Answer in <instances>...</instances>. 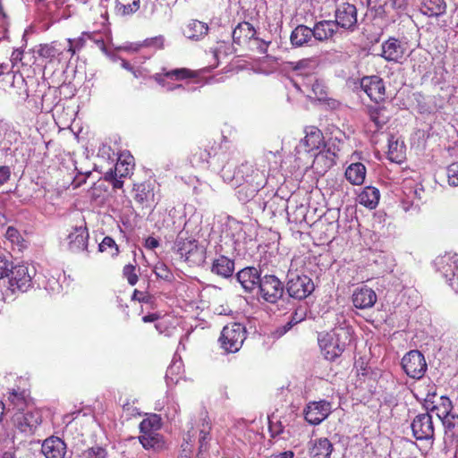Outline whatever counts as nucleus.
Returning a JSON list of instances; mask_svg holds the SVG:
<instances>
[{
	"mask_svg": "<svg viewBox=\"0 0 458 458\" xmlns=\"http://www.w3.org/2000/svg\"><path fill=\"white\" fill-rule=\"evenodd\" d=\"M89 233L85 226H75L67 236L68 248L72 252H80L87 249Z\"/></svg>",
	"mask_w": 458,
	"mask_h": 458,
	"instance_id": "nucleus-19",
	"label": "nucleus"
},
{
	"mask_svg": "<svg viewBox=\"0 0 458 458\" xmlns=\"http://www.w3.org/2000/svg\"><path fill=\"white\" fill-rule=\"evenodd\" d=\"M110 250L111 256H116L118 254V246L114 240L109 236H106L98 245V250L101 252Z\"/></svg>",
	"mask_w": 458,
	"mask_h": 458,
	"instance_id": "nucleus-42",
	"label": "nucleus"
},
{
	"mask_svg": "<svg viewBox=\"0 0 458 458\" xmlns=\"http://www.w3.org/2000/svg\"><path fill=\"white\" fill-rule=\"evenodd\" d=\"M9 405L13 406V409L17 410V411H22L26 406V400L23 392H19L15 389H13L8 392Z\"/></svg>",
	"mask_w": 458,
	"mask_h": 458,
	"instance_id": "nucleus-37",
	"label": "nucleus"
},
{
	"mask_svg": "<svg viewBox=\"0 0 458 458\" xmlns=\"http://www.w3.org/2000/svg\"><path fill=\"white\" fill-rule=\"evenodd\" d=\"M436 396V393H428L425 401H424V406L427 411H434L435 408H432V405H436L434 403L433 398Z\"/></svg>",
	"mask_w": 458,
	"mask_h": 458,
	"instance_id": "nucleus-55",
	"label": "nucleus"
},
{
	"mask_svg": "<svg viewBox=\"0 0 458 458\" xmlns=\"http://www.w3.org/2000/svg\"><path fill=\"white\" fill-rule=\"evenodd\" d=\"M284 286L275 275H265L259 282V296L265 301L275 304L284 295Z\"/></svg>",
	"mask_w": 458,
	"mask_h": 458,
	"instance_id": "nucleus-5",
	"label": "nucleus"
},
{
	"mask_svg": "<svg viewBox=\"0 0 458 458\" xmlns=\"http://www.w3.org/2000/svg\"><path fill=\"white\" fill-rule=\"evenodd\" d=\"M139 437L140 444L145 449L160 450L164 447L165 442L162 436L154 431L141 432Z\"/></svg>",
	"mask_w": 458,
	"mask_h": 458,
	"instance_id": "nucleus-33",
	"label": "nucleus"
},
{
	"mask_svg": "<svg viewBox=\"0 0 458 458\" xmlns=\"http://www.w3.org/2000/svg\"><path fill=\"white\" fill-rule=\"evenodd\" d=\"M360 88L371 100L380 102L385 98V84L378 76L363 77L360 81Z\"/></svg>",
	"mask_w": 458,
	"mask_h": 458,
	"instance_id": "nucleus-15",
	"label": "nucleus"
},
{
	"mask_svg": "<svg viewBox=\"0 0 458 458\" xmlns=\"http://www.w3.org/2000/svg\"><path fill=\"white\" fill-rule=\"evenodd\" d=\"M135 270L136 266L131 264L125 265L123 269V275L131 285H135L139 279Z\"/></svg>",
	"mask_w": 458,
	"mask_h": 458,
	"instance_id": "nucleus-45",
	"label": "nucleus"
},
{
	"mask_svg": "<svg viewBox=\"0 0 458 458\" xmlns=\"http://www.w3.org/2000/svg\"><path fill=\"white\" fill-rule=\"evenodd\" d=\"M286 283V292L290 297L296 300H304L312 293L315 289L314 283L310 277L306 275L296 273H288Z\"/></svg>",
	"mask_w": 458,
	"mask_h": 458,
	"instance_id": "nucleus-4",
	"label": "nucleus"
},
{
	"mask_svg": "<svg viewBox=\"0 0 458 458\" xmlns=\"http://www.w3.org/2000/svg\"><path fill=\"white\" fill-rule=\"evenodd\" d=\"M246 338V329L241 323H231L224 327L219 341L228 352H236Z\"/></svg>",
	"mask_w": 458,
	"mask_h": 458,
	"instance_id": "nucleus-3",
	"label": "nucleus"
},
{
	"mask_svg": "<svg viewBox=\"0 0 458 458\" xmlns=\"http://www.w3.org/2000/svg\"><path fill=\"white\" fill-rule=\"evenodd\" d=\"M331 409V403L326 400L310 403L304 410L305 420L311 425H318L327 418Z\"/></svg>",
	"mask_w": 458,
	"mask_h": 458,
	"instance_id": "nucleus-12",
	"label": "nucleus"
},
{
	"mask_svg": "<svg viewBox=\"0 0 458 458\" xmlns=\"http://www.w3.org/2000/svg\"><path fill=\"white\" fill-rule=\"evenodd\" d=\"M60 44L57 42H52L50 44H43L40 45L37 53L38 55L45 59H48L52 61L56 56L62 54V49L60 47Z\"/></svg>",
	"mask_w": 458,
	"mask_h": 458,
	"instance_id": "nucleus-35",
	"label": "nucleus"
},
{
	"mask_svg": "<svg viewBox=\"0 0 458 458\" xmlns=\"http://www.w3.org/2000/svg\"><path fill=\"white\" fill-rule=\"evenodd\" d=\"M9 284L12 292L16 290L26 292L31 286L32 277L35 275L33 267L28 265H17L11 267Z\"/></svg>",
	"mask_w": 458,
	"mask_h": 458,
	"instance_id": "nucleus-7",
	"label": "nucleus"
},
{
	"mask_svg": "<svg viewBox=\"0 0 458 458\" xmlns=\"http://www.w3.org/2000/svg\"><path fill=\"white\" fill-rule=\"evenodd\" d=\"M334 445L327 437L316 438L310 442L309 454L311 458H330Z\"/></svg>",
	"mask_w": 458,
	"mask_h": 458,
	"instance_id": "nucleus-22",
	"label": "nucleus"
},
{
	"mask_svg": "<svg viewBox=\"0 0 458 458\" xmlns=\"http://www.w3.org/2000/svg\"><path fill=\"white\" fill-rule=\"evenodd\" d=\"M384 107H370L369 109V119L375 123L377 130L381 129L387 122L388 115L386 114Z\"/></svg>",
	"mask_w": 458,
	"mask_h": 458,
	"instance_id": "nucleus-36",
	"label": "nucleus"
},
{
	"mask_svg": "<svg viewBox=\"0 0 458 458\" xmlns=\"http://www.w3.org/2000/svg\"><path fill=\"white\" fill-rule=\"evenodd\" d=\"M5 237L7 240H9L12 243H15L17 244L19 247H23V238L21 237V233H19V231L13 227V226H9L7 229H6V232H5Z\"/></svg>",
	"mask_w": 458,
	"mask_h": 458,
	"instance_id": "nucleus-44",
	"label": "nucleus"
},
{
	"mask_svg": "<svg viewBox=\"0 0 458 458\" xmlns=\"http://www.w3.org/2000/svg\"><path fill=\"white\" fill-rule=\"evenodd\" d=\"M366 176V167L361 163L351 164L346 171V179L353 185H361Z\"/></svg>",
	"mask_w": 458,
	"mask_h": 458,
	"instance_id": "nucleus-32",
	"label": "nucleus"
},
{
	"mask_svg": "<svg viewBox=\"0 0 458 458\" xmlns=\"http://www.w3.org/2000/svg\"><path fill=\"white\" fill-rule=\"evenodd\" d=\"M158 318V315L152 313L146 315L142 318L143 322L148 323V322H154Z\"/></svg>",
	"mask_w": 458,
	"mask_h": 458,
	"instance_id": "nucleus-64",
	"label": "nucleus"
},
{
	"mask_svg": "<svg viewBox=\"0 0 458 458\" xmlns=\"http://www.w3.org/2000/svg\"><path fill=\"white\" fill-rule=\"evenodd\" d=\"M402 367L407 376L420 379L425 375L428 365L424 355L418 350H412L403 357Z\"/></svg>",
	"mask_w": 458,
	"mask_h": 458,
	"instance_id": "nucleus-6",
	"label": "nucleus"
},
{
	"mask_svg": "<svg viewBox=\"0 0 458 458\" xmlns=\"http://www.w3.org/2000/svg\"><path fill=\"white\" fill-rule=\"evenodd\" d=\"M10 19L0 0V40L7 38Z\"/></svg>",
	"mask_w": 458,
	"mask_h": 458,
	"instance_id": "nucleus-41",
	"label": "nucleus"
},
{
	"mask_svg": "<svg viewBox=\"0 0 458 458\" xmlns=\"http://www.w3.org/2000/svg\"><path fill=\"white\" fill-rule=\"evenodd\" d=\"M155 273L157 277H160V278H163L165 280H169L172 276V274L169 271V269L167 268V267L164 264H162L160 266H157L155 268Z\"/></svg>",
	"mask_w": 458,
	"mask_h": 458,
	"instance_id": "nucleus-54",
	"label": "nucleus"
},
{
	"mask_svg": "<svg viewBox=\"0 0 458 458\" xmlns=\"http://www.w3.org/2000/svg\"><path fill=\"white\" fill-rule=\"evenodd\" d=\"M85 458H106V451L101 446H93L84 452Z\"/></svg>",
	"mask_w": 458,
	"mask_h": 458,
	"instance_id": "nucleus-48",
	"label": "nucleus"
},
{
	"mask_svg": "<svg viewBox=\"0 0 458 458\" xmlns=\"http://www.w3.org/2000/svg\"><path fill=\"white\" fill-rule=\"evenodd\" d=\"M156 47L158 49L163 48L164 47V38L163 36H157L150 38L145 39L143 42L140 43L136 47L135 51H139L140 47Z\"/></svg>",
	"mask_w": 458,
	"mask_h": 458,
	"instance_id": "nucleus-43",
	"label": "nucleus"
},
{
	"mask_svg": "<svg viewBox=\"0 0 458 458\" xmlns=\"http://www.w3.org/2000/svg\"><path fill=\"white\" fill-rule=\"evenodd\" d=\"M379 199L380 193L378 189L372 186L365 187L358 195V202L369 209L377 208Z\"/></svg>",
	"mask_w": 458,
	"mask_h": 458,
	"instance_id": "nucleus-27",
	"label": "nucleus"
},
{
	"mask_svg": "<svg viewBox=\"0 0 458 458\" xmlns=\"http://www.w3.org/2000/svg\"><path fill=\"white\" fill-rule=\"evenodd\" d=\"M112 185L114 188L115 189H122L123 186V178H120V176H117L115 177L113 181H112Z\"/></svg>",
	"mask_w": 458,
	"mask_h": 458,
	"instance_id": "nucleus-62",
	"label": "nucleus"
},
{
	"mask_svg": "<svg viewBox=\"0 0 458 458\" xmlns=\"http://www.w3.org/2000/svg\"><path fill=\"white\" fill-rule=\"evenodd\" d=\"M424 6L431 16H438L444 13L446 7L445 0H426Z\"/></svg>",
	"mask_w": 458,
	"mask_h": 458,
	"instance_id": "nucleus-39",
	"label": "nucleus"
},
{
	"mask_svg": "<svg viewBox=\"0 0 458 458\" xmlns=\"http://www.w3.org/2000/svg\"><path fill=\"white\" fill-rule=\"evenodd\" d=\"M448 182L452 186H458V162L451 164L447 167Z\"/></svg>",
	"mask_w": 458,
	"mask_h": 458,
	"instance_id": "nucleus-47",
	"label": "nucleus"
},
{
	"mask_svg": "<svg viewBox=\"0 0 458 458\" xmlns=\"http://www.w3.org/2000/svg\"><path fill=\"white\" fill-rule=\"evenodd\" d=\"M322 133L317 128H311L310 132H307L305 138L301 141L299 148H304V151L310 152L318 149L322 144Z\"/></svg>",
	"mask_w": 458,
	"mask_h": 458,
	"instance_id": "nucleus-30",
	"label": "nucleus"
},
{
	"mask_svg": "<svg viewBox=\"0 0 458 458\" xmlns=\"http://www.w3.org/2000/svg\"><path fill=\"white\" fill-rule=\"evenodd\" d=\"M234 270V262L233 260L225 257L220 256L219 258L214 259L211 272L219 276L227 278L230 277Z\"/></svg>",
	"mask_w": 458,
	"mask_h": 458,
	"instance_id": "nucleus-28",
	"label": "nucleus"
},
{
	"mask_svg": "<svg viewBox=\"0 0 458 458\" xmlns=\"http://www.w3.org/2000/svg\"><path fill=\"white\" fill-rule=\"evenodd\" d=\"M269 430L273 436L279 435L283 431L281 423H273L272 421H269Z\"/></svg>",
	"mask_w": 458,
	"mask_h": 458,
	"instance_id": "nucleus-58",
	"label": "nucleus"
},
{
	"mask_svg": "<svg viewBox=\"0 0 458 458\" xmlns=\"http://www.w3.org/2000/svg\"><path fill=\"white\" fill-rule=\"evenodd\" d=\"M11 267L12 263L8 260L7 257L0 255V279L10 276Z\"/></svg>",
	"mask_w": 458,
	"mask_h": 458,
	"instance_id": "nucleus-49",
	"label": "nucleus"
},
{
	"mask_svg": "<svg viewBox=\"0 0 458 458\" xmlns=\"http://www.w3.org/2000/svg\"><path fill=\"white\" fill-rule=\"evenodd\" d=\"M255 34L254 27L250 22L243 21L233 30L232 37L234 43L241 45L243 41L255 38Z\"/></svg>",
	"mask_w": 458,
	"mask_h": 458,
	"instance_id": "nucleus-29",
	"label": "nucleus"
},
{
	"mask_svg": "<svg viewBox=\"0 0 458 458\" xmlns=\"http://www.w3.org/2000/svg\"><path fill=\"white\" fill-rule=\"evenodd\" d=\"M211 421L208 416V413L204 411L201 413V418L198 424V429L194 430V428H191V430H189L187 437L184 438V441H186L187 444L191 443L196 436V433L198 432L199 454L206 452L208 449L209 441L211 440Z\"/></svg>",
	"mask_w": 458,
	"mask_h": 458,
	"instance_id": "nucleus-8",
	"label": "nucleus"
},
{
	"mask_svg": "<svg viewBox=\"0 0 458 458\" xmlns=\"http://www.w3.org/2000/svg\"><path fill=\"white\" fill-rule=\"evenodd\" d=\"M381 56L388 62L401 63L406 51L405 45L394 38L383 42Z\"/></svg>",
	"mask_w": 458,
	"mask_h": 458,
	"instance_id": "nucleus-16",
	"label": "nucleus"
},
{
	"mask_svg": "<svg viewBox=\"0 0 458 458\" xmlns=\"http://www.w3.org/2000/svg\"><path fill=\"white\" fill-rule=\"evenodd\" d=\"M10 169L7 166H0V186L10 178Z\"/></svg>",
	"mask_w": 458,
	"mask_h": 458,
	"instance_id": "nucleus-56",
	"label": "nucleus"
},
{
	"mask_svg": "<svg viewBox=\"0 0 458 458\" xmlns=\"http://www.w3.org/2000/svg\"><path fill=\"white\" fill-rule=\"evenodd\" d=\"M225 152L215 153L213 156L208 149L197 148L196 151L191 155V163L193 166H201L209 162V159L213 158V163L223 161L225 157Z\"/></svg>",
	"mask_w": 458,
	"mask_h": 458,
	"instance_id": "nucleus-26",
	"label": "nucleus"
},
{
	"mask_svg": "<svg viewBox=\"0 0 458 458\" xmlns=\"http://www.w3.org/2000/svg\"><path fill=\"white\" fill-rule=\"evenodd\" d=\"M69 48L68 51L73 55L76 52V49H81L85 45V39L83 38H79L76 39H68Z\"/></svg>",
	"mask_w": 458,
	"mask_h": 458,
	"instance_id": "nucleus-53",
	"label": "nucleus"
},
{
	"mask_svg": "<svg viewBox=\"0 0 458 458\" xmlns=\"http://www.w3.org/2000/svg\"><path fill=\"white\" fill-rule=\"evenodd\" d=\"M67 446L58 437H50L44 440L41 452L46 458H64Z\"/></svg>",
	"mask_w": 458,
	"mask_h": 458,
	"instance_id": "nucleus-18",
	"label": "nucleus"
},
{
	"mask_svg": "<svg viewBox=\"0 0 458 458\" xmlns=\"http://www.w3.org/2000/svg\"><path fill=\"white\" fill-rule=\"evenodd\" d=\"M118 174H116V171H113L112 169L106 173L105 174V180L112 182V181L117 177Z\"/></svg>",
	"mask_w": 458,
	"mask_h": 458,
	"instance_id": "nucleus-63",
	"label": "nucleus"
},
{
	"mask_svg": "<svg viewBox=\"0 0 458 458\" xmlns=\"http://www.w3.org/2000/svg\"><path fill=\"white\" fill-rule=\"evenodd\" d=\"M333 22L339 27L346 30H353L357 24V9L355 5L349 3H342L337 5L335 10V20Z\"/></svg>",
	"mask_w": 458,
	"mask_h": 458,
	"instance_id": "nucleus-11",
	"label": "nucleus"
},
{
	"mask_svg": "<svg viewBox=\"0 0 458 458\" xmlns=\"http://www.w3.org/2000/svg\"><path fill=\"white\" fill-rule=\"evenodd\" d=\"M160 428V418L154 414L147 419H144L140 424V432H156Z\"/></svg>",
	"mask_w": 458,
	"mask_h": 458,
	"instance_id": "nucleus-40",
	"label": "nucleus"
},
{
	"mask_svg": "<svg viewBox=\"0 0 458 458\" xmlns=\"http://www.w3.org/2000/svg\"><path fill=\"white\" fill-rule=\"evenodd\" d=\"M236 278L246 293H252L258 291L262 276L257 267H247L237 273Z\"/></svg>",
	"mask_w": 458,
	"mask_h": 458,
	"instance_id": "nucleus-14",
	"label": "nucleus"
},
{
	"mask_svg": "<svg viewBox=\"0 0 458 458\" xmlns=\"http://www.w3.org/2000/svg\"><path fill=\"white\" fill-rule=\"evenodd\" d=\"M413 437L417 440H429L432 439L435 433L432 416L427 412L417 415L411 424Z\"/></svg>",
	"mask_w": 458,
	"mask_h": 458,
	"instance_id": "nucleus-10",
	"label": "nucleus"
},
{
	"mask_svg": "<svg viewBox=\"0 0 458 458\" xmlns=\"http://www.w3.org/2000/svg\"><path fill=\"white\" fill-rule=\"evenodd\" d=\"M318 62L316 58H304L298 62L292 63L293 70L300 71L303 73H310L316 69Z\"/></svg>",
	"mask_w": 458,
	"mask_h": 458,
	"instance_id": "nucleus-38",
	"label": "nucleus"
},
{
	"mask_svg": "<svg viewBox=\"0 0 458 458\" xmlns=\"http://www.w3.org/2000/svg\"><path fill=\"white\" fill-rule=\"evenodd\" d=\"M290 42L294 47L314 46L315 39L313 38L311 28L303 24L298 25L290 35Z\"/></svg>",
	"mask_w": 458,
	"mask_h": 458,
	"instance_id": "nucleus-20",
	"label": "nucleus"
},
{
	"mask_svg": "<svg viewBox=\"0 0 458 458\" xmlns=\"http://www.w3.org/2000/svg\"><path fill=\"white\" fill-rule=\"evenodd\" d=\"M352 339V331L349 327H337L318 338V343L324 357L334 361L342 355Z\"/></svg>",
	"mask_w": 458,
	"mask_h": 458,
	"instance_id": "nucleus-1",
	"label": "nucleus"
},
{
	"mask_svg": "<svg viewBox=\"0 0 458 458\" xmlns=\"http://www.w3.org/2000/svg\"><path fill=\"white\" fill-rule=\"evenodd\" d=\"M165 76L170 79L182 80L191 76V72L186 68L174 69L165 72Z\"/></svg>",
	"mask_w": 458,
	"mask_h": 458,
	"instance_id": "nucleus-46",
	"label": "nucleus"
},
{
	"mask_svg": "<svg viewBox=\"0 0 458 458\" xmlns=\"http://www.w3.org/2000/svg\"><path fill=\"white\" fill-rule=\"evenodd\" d=\"M257 174H265L255 168L251 164L246 162L242 164L236 171L232 173V165L229 164L223 165L221 168V176L225 182L232 186H238L247 182H250Z\"/></svg>",
	"mask_w": 458,
	"mask_h": 458,
	"instance_id": "nucleus-2",
	"label": "nucleus"
},
{
	"mask_svg": "<svg viewBox=\"0 0 458 458\" xmlns=\"http://www.w3.org/2000/svg\"><path fill=\"white\" fill-rule=\"evenodd\" d=\"M432 408H435L437 416L447 428H451L458 424V415L452 413L453 403L449 397L445 395L441 396L440 403L438 404L432 405Z\"/></svg>",
	"mask_w": 458,
	"mask_h": 458,
	"instance_id": "nucleus-17",
	"label": "nucleus"
},
{
	"mask_svg": "<svg viewBox=\"0 0 458 458\" xmlns=\"http://www.w3.org/2000/svg\"><path fill=\"white\" fill-rule=\"evenodd\" d=\"M254 39L256 40H259V45L258 47V50L260 54H265L267 53V47H268V45L270 44V42H267V41H264V40H260L258 38H255Z\"/></svg>",
	"mask_w": 458,
	"mask_h": 458,
	"instance_id": "nucleus-60",
	"label": "nucleus"
},
{
	"mask_svg": "<svg viewBox=\"0 0 458 458\" xmlns=\"http://www.w3.org/2000/svg\"><path fill=\"white\" fill-rule=\"evenodd\" d=\"M133 199L141 206H150L154 202V191L149 182L134 184Z\"/></svg>",
	"mask_w": 458,
	"mask_h": 458,
	"instance_id": "nucleus-25",
	"label": "nucleus"
},
{
	"mask_svg": "<svg viewBox=\"0 0 458 458\" xmlns=\"http://www.w3.org/2000/svg\"><path fill=\"white\" fill-rule=\"evenodd\" d=\"M377 301L376 293L367 286L358 288L352 294V302L357 309H369Z\"/></svg>",
	"mask_w": 458,
	"mask_h": 458,
	"instance_id": "nucleus-21",
	"label": "nucleus"
},
{
	"mask_svg": "<svg viewBox=\"0 0 458 458\" xmlns=\"http://www.w3.org/2000/svg\"><path fill=\"white\" fill-rule=\"evenodd\" d=\"M308 312V307L307 305H300L295 309L293 313L292 314V317H293V322H301L305 319Z\"/></svg>",
	"mask_w": 458,
	"mask_h": 458,
	"instance_id": "nucleus-51",
	"label": "nucleus"
},
{
	"mask_svg": "<svg viewBox=\"0 0 458 458\" xmlns=\"http://www.w3.org/2000/svg\"><path fill=\"white\" fill-rule=\"evenodd\" d=\"M315 43L322 42L331 38L337 31L336 25L333 21H320L315 23L311 28Z\"/></svg>",
	"mask_w": 458,
	"mask_h": 458,
	"instance_id": "nucleus-24",
	"label": "nucleus"
},
{
	"mask_svg": "<svg viewBox=\"0 0 458 458\" xmlns=\"http://www.w3.org/2000/svg\"><path fill=\"white\" fill-rule=\"evenodd\" d=\"M207 23L194 20L191 21L184 30V35L191 39H199L208 33Z\"/></svg>",
	"mask_w": 458,
	"mask_h": 458,
	"instance_id": "nucleus-34",
	"label": "nucleus"
},
{
	"mask_svg": "<svg viewBox=\"0 0 458 458\" xmlns=\"http://www.w3.org/2000/svg\"><path fill=\"white\" fill-rule=\"evenodd\" d=\"M396 148H397V142H395L394 144V143H390L389 144V152H388V154L390 155V158L392 160H396L398 158L397 155L394 156V150L396 149Z\"/></svg>",
	"mask_w": 458,
	"mask_h": 458,
	"instance_id": "nucleus-61",
	"label": "nucleus"
},
{
	"mask_svg": "<svg viewBox=\"0 0 458 458\" xmlns=\"http://www.w3.org/2000/svg\"><path fill=\"white\" fill-rule=\"evenodd\" d=\"M140 4V0H134L131 4H121L119 10L122 11L123 15H130L139 10Z\"/></svg>",
	"mask_w": 458,
	"mask_h": 458,
	"instance_id": "nucleus-50",
	"label": "nucleus"
},
{
	"mask_svg": "<svg viewBox=\"0 0 458 458\" xmlns=\"http://www.w3.org/2000/svg\"><path fill=\"white\" fill-rule=\"evenodd\" d=\"M294 453L292 450H287L284 452H277L274 453L270 455V458H293Z\"/></svg>",
	"mask_w": 458,
	"mask_h": 458,
	"instance_id": "nucleus-57",
	"label": "nucleus"
},
{
	"mask_svg": "<svg viewBox=\"0 0 458 458\" xmlns=\"http://www.w3.org/2000/svg\"><path fill=\"white\" fill-rule=\"evenodd\" d=\"M15 423L18 428L23 431H31L33 428H36L38 425L41 423V418L38 412L34 411H27L21 412L18 411L14 415Z\"/></svg>",
	"mask_w": 458,
	"mask_h": 458,
	"instance_id": "nucleus-23",
	"label": "nucleus"
},
{
	"mask_svg": "<svg viewBox=\"0 0 458 458\" xmlns=\"http://www.w3.org/2000/svg\"><path fill=\"white\" fill-rule=\"evenodd\" d=\"M175 246L181 257H184L185 259H189L194 252L199 250L197 242L184 239L182 232L177 236Z\"/></svg>",
	"mask_w": 458,
	"mask_h": 458,
	"instance_id": "nucleus-31",
	"label": "nucleus"
},
{
	"mask_svg": "<svg viewBox=\"0 0 458 458\" xmlns=\"http://www.w3.org/2000/svg\"><path fill=\"white\" fill-rule=\"evenodd\" d=\"M438 270L449 282V284L458 292V259L456 254H445L436 260Z\"/></svg>",
	"mask_w": 458,
	"mask_h": 458,
	"instance_id": "nucleus-9",
	"label": "nucleus"
},
{
	"mask_svg": "<svg viewBox=\"0 0 458 458\" xmlns=\"http://www.w3.org/2000/svg\"><path fill=\"white\" fill-rule=\"evenodd\" d=\"M267 182V177L265 174H257L254 179L250 180V182H247L242 185L234 186L238 188L237 197L240 201L248 202L253 199L260 189H262Z\"/></svg>",
	"mask_w": 458,
	"mask_h": 458,
	"instance_id": "nucleus-13",
	"label": "nucleus"
},
{
	"mask_svg": "<svg viewBox=\"0 0 458 458\" xmlns=\"http://www.w3.org/2000/svg\"><path fill=\"white\" fill-rule=\"evenodd\" d=\"M115 171H116V174H118V176H120V178H123V177H126L129 173H130V170L131 169L130 167V163H126V162H123V161H118L115 165V167H114Z\"/></svg>",
	"mask_w": 458,
	"mask_h": 458,
	"instance_id": "nucleus-52",
	"label": "nucleus"
},
{
	"mask_svg": "<svg viewBox=\"0 0 458 458\" xmlns=\"http://www.w3.org/2000/svg\"><path fill=\"white\" fill-rule=\"evenodd\" d=\"M159 245L158 241L154 237H148L145 241V247L150 250L157 248Z\"/></svg>",
	"mask_w": 458,
	"mask_h": 458,
	"instance_id": "nucleus-59",
	"label": "nucleus"
}]
</instances>
